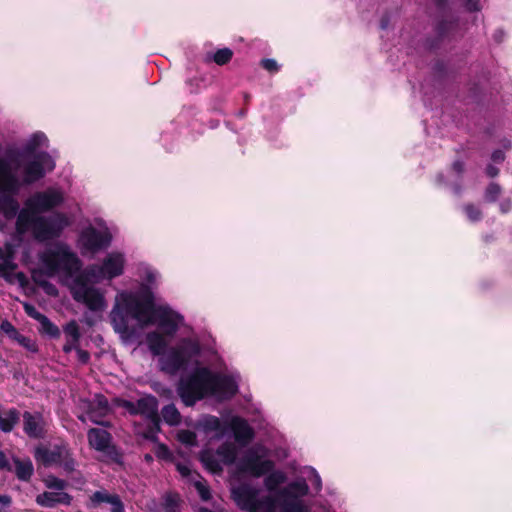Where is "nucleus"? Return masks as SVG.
I'll use <instances>...</instances> for the list:
<instances>
[{
	"mask_svg": "<svg viewBox=\"0 0 512 512\" xmlns=\"http://www.w3.org/2000/svg\"><path fill=\"white\" fill-rule=\"evenodd\" d=\"M130 319L142 327L157 323L164 335L173 336L183 317L167 306H156L152 289L142 285L138 293L122 292L110 313L114 331L122 336L128 337L133 333Z\"/></svg>",
	"mask_w": 512,
	"mask_h": 512,
	"instance_id": "obj_1",
	"label": "nucleus"
},
{
	"mask_svg": "<svg viewBox=\"0 0 512 512\" xmlns=\"http://www.w3.org/2000/svg\"><path fill=\"white\" fill-rule=\"evenodd\" d=\"M40 261L44 268L34 269L31 272V279L38 287L41 282L47 281L45 276L54 277L59 272L73 276L81 269L80 259L66 245L44 251L40 255Z\"/></svg>",
	"mask_w": 512,
	"mask_h": 512,
	"instance_id": "obj_2",
	"label": "nucleus"
},
{
	"mask_svg": "<svg viewBox=\"0 0 512 512\" xmlns=\"http://www.w3.org/2000/svg\"><path fill=\"white\" fill-rule=\"evenodd\" d=\"M209 375L208 367H197L187 377L179 380L177 393L186 407H192L209 396Z\"/></svg>",
	"mask_w": 512,
	"mask_h": 512,
	"instance_id": "obj_3",
	"label": "nucleus"
},
{
	"mask_svg": "<svg viewBox=\"0 0 512 512\" xmlns=\"http://www.w3.org/2000/svg\"><path fill=\"white\" fill-rule=\"evenodd\" d=\"M200 353L201 347L198 341L183 338L160 359L161 370L175 375L179 371L186 370L191 360L199 356Z\"/></svg>",
	"mask_w": 512,
	"mask_h": 512,
	"instance_id": "obj_4",
	"label": "nucleus"
},
{
	"mask_svg": "<svg viewBox=\"0 0 512 512\" xmlns=\"http://www.w3.org/2000/svg\"><path fill=\"white\" fill-rule=\"evenodd\" d=\"M34 458L44 467L59 466L67 474H72L77 466L73 452L64 440L54 443L51 447L38 445L34 450Z\"/></svg>",
	"mask_w": 512,
	"mask_h": 512,
	"instance_id": "obj_5",
	"label": "nucleus"
},
{
	"mask_svg": "<svg viewBox=\"0 0 512 512\" xmlns=\"http://www.w3.org/2000/svg\"><path fill=\"white\" fill-rule=\"evenodd\" d=\"M69 225L65 214L56 213L52 216H37L34 221L33 236L39 242L58 238L64 228Z\"/></svg>",
	"mask_w": 512,
	"mask_h": 512,
	"instance_id": "obj_6",
	"label": "nucleus"
},
{
	"mask_svg": "<svg viewBox=\"0 0 512 512\" xmlns=\"http://www.w3.org/2000/svg\"><path fill=\"white\" fill-rule=\"evenodd\" d=\"M76 288L72 292L73 299L83 303L91 311L98 312L104 310L106 302L104 295L99 289L87 285V277L79 275L75 279Z\"/></svg>",
	"mask_w": 512,
	"mask_h": 512,
	"instance_id": "obj_7",
	"label": "nucleus"
},
{
	"mask_svg": "<svg viewBox=\"0 0 512 512\" xmlns=\"http://www.w3.org/2000/svg\"><path fill=\"white\" fill-rule=\"evenodd\" d=\"M309 492V486L304 479L292 481L287 487L279 491V496L283 499L281 503V512H309L307 506L298 497L306 496Z\"/></svg>",
	"mask_w": 512,
	"mask_h": 512,
	"instance_id": "obj_8",
	"label": "nucleus"
},
{
	"mask_svg": "<svg viewBox=\"0 0 512 512\" xmlns=\"http://www.w3.org/2000/svg\"><path fill=\"white\" fill-rule=\"evenodd\" d=\"M274 467L275 464L272 460L263 459L253 448L246 451L237 465V469L240 473L249 474L255 478H260L268 474Z\"/></svg>",
	"mask_w": 512,
	"mask_h": 512,
	"instance_id": "obj_9",
	"label": "nucleus"
},
{
	"mask_svg": "<svg viewBox=\"0 0 512 512\" xmlns=\"http://www.w3.org/2000/svg\"><path fill=\"white\" fill-rule=\"evenodd\" d=\"M238 391V383L231 375L213 372L210 369L209 396L216 397L221 401H227L232 399Z\"/></svg>",
	"mask_w": 512,
	"mask_h": 512,
	"instance_id": "obj_10",
	"label": "nucleus"
},
{
	"mask_svg": "<svg viewBox=\"0 0 512 512\" xmlns=\"http://www.w3.org/2000/svg\"><path fill=\"white\" fill-rule=\"evenodd\" d=\"M54 167V160L47 152H38L25 164L23 181L25 184L35 183L45 176V168L51 171Z\"/></svg>",
	"mask_w": 512,
	"mask_h": 512,
	"instance_id": "obj_11",
	"label": "nucleus"
},
{
	"mask_svg": "<svg viewBox=\"0 0 512 512\" xmlns=\"http://www.w3.org/2000/svg\"><path fill=\"white\" fill-rule=\"evenodd\" d=\"M63 201L64 198L62 193L49 189L35 193L25 202V206L31 210L32 213H42L58 207L63 203Z\"/></svg>",
	"mask_w": 512,
	"mask_h": 512,
	"instance_id": "obj_12",
	"label": "nucleus"
},
{
	"mask_svg": "<svg viewBox=\"0 0 512 512\" xmlns=\"http://www.w3.org/2000/svg\"><path fill=\"white\" fill-rule=\"evenodd\" d=\"M125 259L121 253H110L103 260L101 266H94L87 270L93 277H102L112 280L123 274Z\"/></svg>",
	"mask_w": 512,
	"mask_h": 512,
	"instance_id": "obj_13",
	"label": "nucleus"
},
{
	"mask_svg": "<svg viewBox=\"0 0 512 512\" xmlns=\"http://www.w3.org/2000/svg\"><path fill=\"white\" fill-rule=\"evenodd\" d=\"M111 240L112 237L109 232H101L93 226L87 227L80 234L83 248L92 253L109 247Z\"/></svg>",
	"mask_w": 512,
	"mask_h": 512,
	"instance_id": "obj_14",
	"label": "nucleus"
},
{
	"mask_svg": "<svg viewBox=\"0 0 512 512\" xmlns=\"http://www.w3.org/2000/svg\"><path fill=\"white\" fill-rule=\"evenodd\" d=\"M23 431L31 439H42L47 433L45 419L40 412L25 411L22 414Z\"/></svg>",
	"mask_w": 512,
	"mask_h": 512,
	"instance_id": "obj_15",
	"label": "nucleus"
},
{
	"mask_svg": "<svg viewBox=\"0 0 512 512\" xmlns=\"http://www.w3.org/2000/svg\"><path fill=\"white\" fill-rule=\"evenodd\" d=\"M259 491L249 484L242 483L231 490V497L236 505L245 511H253Z\"/></svg>",
	"mask_w": 512,
	"mask_h": 512,
	"instance_id": "obj_16",
	"label": "nucleus"
},
{
	"mask_svg": "<svg viewBox=\"0 0 512 512\" xmlns=\"http://www.w3.org/2000/svg\"><path fill=\"white\" fill-rule=\"evenodd\" d=\"M102 503L111 504L110 512H125L124 504L118 494H110L105 490L95 491L89 496L87 508L97 509Z\"/></svg>",
	"mask_w": 512,
	"mask_h": 512,
	"instance_id": "obj_17",
	"label": "nucleus"
},
{
	"mask_svg": "<svg viewBox=\"0 0 512 512\" xmlns=\"http://www.w3.org/2000/svg\"><path fill=\"white\" fill-rule=\"evenodd\" d=\"M110 407L108 399L102 394H96L92 401L88 402L87 414L91 422L97 425L109 426V422H104L101 418L109 413Z\"/></svg>",
	"mask_w": 512,
	"mask_h": 512,
	"instance_id": "obj_18",
	"label": "nucleus"
},
{
	"mask_svg": "<svg viewBox=\"0 0 512 512\" xmlns=\"http://www.w3.org/2000/svg\"><path fill=\"white\" fill-rule=\"evenodd\" d=\"M228 430L233 432L235 441L242 446L249 444L255 436L253 428L240 416L232 417L228 423Z\"/></svg>",
	"mask_w": 512,
	"mask_h": 512,
	"instance_id": "obj_19",
	"label": "nucleus"
},
{
	"mask_svg": "<svg viewBox=\"0 0 512 512\" xmlns=\"http://www.w3.org/2000/svg\"><path fill=\"white\" fill-rule=\"evenodd\" d=\"M19 188V180L16 174L12 171L10 163L5 159L0 158V193H17Z\"/></svg>",
	"mask_w": 512,
	"mask_h": 512,
	"instance_id": "obj_20",
	"label": "nucleus"
},
{
	"mask_svg": "<svg viewBox=\"0 0 512 512\" xmlns=\"http://www.w3.org/2000/svg\"><path fill=\"white\" fill-rule=\"evenodd\" d=\"M73 497L67 492H49L45 491L36 496V503L45 508H55L58 505L70 506Z\"/></svg>",
	"mask_w": 512,
	"mask_h": 512,
	"instance_id": "obj_21",
	"label": "nucleus"
},
{
	"mask_svg": "<svg viewBox=\"0 0 512 512\" xmlns=\"http://www.w3.org/2000/svg\"><path fill=\"white\" fill-rule=\"evenodd\" d=\"M87 439L90 447L102 452L109 448L112 442V435L104 429L90 428L87 432Z\"/></svg>",
	"mask_w": 512,
	"mask_h": 512,
	"instance_id": "obj_22",
	"label": "nucleus"
},
{
	"mask_svg": "<svg viewBox=\"0 0 512 512\" xmlns=\"http://www.w3.org/2000/svg\"><path fill=\"white\" fill-rule=\"evenodd\" d=\"M14 467L12 472L18 480L23 482H29L34 474V466L29 457L19 458L17 456L12 457Z\"/></svg>",
	"mask_w": 512,
	"mask_h": 512,
	"instance_id": "obj_23",
	"label": "nucleus"
},
{
	"mask_svg": "<svg viewBox=\"0 0 512 512\" xmlns=\"http://www.w3.org/2000/svg\"><path fill=\"white\" fill-rule=\"evenodd\" d=\"M455 22L447 19H441L435 26L436 36L434 38H428L426 40V46L430 50L437 49L444 38L448 35L450 30L454 27Z\"/></svg>",
	"mask_w": 512,
	"mask_h": 512,
	"instance_id": "obj_24",
	"label": "nucleus"
},
{
	"mask_svg": "<svg viewBox=\"0 0 512 512\" xmlns=\"http://www.w3.org/2000/svg\"><path fill=\"white\" fill-rule=\"evenodd\" d=\"M21 413L16 408L3 410L0 406V431L10 433L19 423Z\"/></svg>",
	"mask_w": 512,
	"mask_h": 512,
	"instance_id": "obj_25",
	"label": "nucleus"
},
{
	"mask_svg": "<svg viewBox=\"0 0 512 512\" xmlns=\"http://www.w3.org/2000/svg\"><path fill=\"white\" fill-rule=\"evenodd\" d=\"M3 194L0 200L1 213L7 220L13 219L17 214H19V203L14 198L16 193L10 192H1Z\"/></svg>",
	"mask_w": 512,
	"mask_h": 512,
	"instance_id": "obj_26",
	"label": "nucleus"
},
{
	"mask_svg": "<svg viewBox=\"0 0 512 512\" xmlns=\"http://www.w3.org/2000/svg\"><path fill=\"white\" fill-rule=\"evenodd\" d=\"M146 342L150 352L155 356L163 355L167 348V341L164 334L157 331L149 332L146 335Z\"/></svg>",
	"mask_w": 512,
	"mask_h": 512,
	"instance_id": "obj_27",
	"label": "nucleus"
},
{
	"mask_svg": "<svg viewBox=\"0 0 512 512\" xmlns=\"http://www.w3.org/2000/svg\"><path fill=\"white\" fill-rule=\"evenodd\" d=\"M204 432H217L219 436H223L228 431V423H224L214 415H206L200 422Z\"/></svg>",
	"mask_w": 512,
	"mask_h": 512,
	"instance_id": "obj_28",
	"label": "nucleus"
},
{
	"mask_svg": "<svg viewBox=\"0 0 512 512\" xmlns=\"http://www.w3.org/2000/svg\"><path fill=\"white\" fill-rule=\"evenodd\" d=\"M136 406L138 408V415L144 416L145 418L149 416L156 417V412L158 411V400L153 395H146L136 401Z\"/></svg>",
	"mask_w": 512,
	"mask_h": 512,
	"instance_id": "obj_29",
	"label": "nucleus"
},
{
	"mask_svg": "<svg viewBox=\"0 0 512 512\" xmlns=\"http://www.w3.org/2000/svg\"><path fill=\"white\" fill-rule=\"evenodd\" d=\"M199 460L210 473L220 475L223 472V467L213 451L209 449L202 450L199 454Z\"/></svg>",
	"mask_w": 512,
	"mask_h": 512,
	"instance_id": "obj_30",
	"label": "nucleus"
},
{
	"mask_svg": "<svg viewBox=\"0 0 512 512\" xmlns=\"http://www.w3.org/2000/svg\"><path fill=\"white\" fill-rule=\"evenodd\" d=\"M36 213H32L27 207L22 209L16 220V232L20 235L25 234L30 228L33 231L34 229V221L37 216Z\"/></svg>",
	"mask_w": 512,
	"mask_h": 512,
	"instance_id": "obj_31",
	"label": "nucleus"
},
{
	"mask_svg": "<svg viewBox=\"0 0 512 512\" xmlns=\"http://www.w3.org/2000/svg\"><path fill=\"white\" fill-rule=\"evenodd\" d=\"M216 454L222 458V461L226 465H231L236 461L237 450L236 447L230 443H222L216 450Z\"/></svg>",
	"mask_w": 512,
	"mask_h": 512,
	"instance_id": "obj_32",
	"label": "nucleus"
},
{
	"mask_svg": "<svg viewBox=\"0 0 512 512\" xmlns=\"http://www.w3.org/2000/svg\"><path fill=\"white\" fill-rule=\"evenodd\" d=\"M38 322L40 324V334L46 335L52 339L60 338L61 331L59 327L55 325L46 315H44Z\"/></svg>",
	"mask_w": 512,
	"mask_h": 512,
	"instance_id": "obj_33",
	"label": "nucleus"
},
{
	"mask_svg": "<svg viewBox=\"0 0 512 512\" xmlns=\"http://www.w3.org/2000/svg\"><path fill=\"white\" fill-rule=\"evenodd\" d=\"M264 485L270 492L276 491L279 485L286 481V475L282 471H271L266 474Z\"/></svg>",
	"mask_w": 512,
	"mask_h": 512,
	"instance_id": "obj_34",
	"label": "nucleus"
},
{
	"mask_svg": "<svg viewBox=\"0 0 512 512\" xmlns=\"http://www.w3.org/2000/svg\"><path fill=\"white\" fill-rule=\"evenodd\" d=\"M164 421L169 425H177L181 421V415L174 404L165 405L161 410Z\"/></svg>",
	"mask_w": 512,
	"mask_h": 512,
	"instance_id": "obj_35",
	"label": "nucleus"
},
{
	"mask_svg": "<svg viewBox=\"0 0 512 512\" xmlns=\"http://www.w3.org/2000/svg\"><path fill=\"white\" fill-rule=\"evenodd\" d=\"M276 508V499L272 496H264L258 498L255 503V507L251 512H274Z\"/></svg>",
	"mask_w": 512,
	"mask_h": 512,
	"instance_id": "obj_36",
	"label": "nucleus"
},
{
	"mask_svg": "<svg viewBox=\"0 0 512 512\" xmlns=\"http://www.w3.org/2000/svg\"><path fill=\"white\" fill-rule=\"evenodd\" d=\"M180 498L177 493H167L164 496L163 510L164 512H180Z\"/></svg>",
	"mask_w": 512,
	"mask_h": 512,
	"instance_id": "obj_37",
	"label": "nucleus"
},
{
	"mask_svg": "<svg viewBox=\"0 0 512 512\" xmlns=\"http://www.w3.org/2000/svg\"><path fill=\"white\" fill-rule=\"evenodd\" d=\"M233 57V51L230 48L218 49L212 56V60L219 66L228 64Z\"/></svg>",
	"mask_w": 512,
	"mask_h": 512,
	"instance_id": "obj_38",
	"label": "nucleus"
},
{
	"mask_svg": "<svg viewBox=\"0 0 512 512\" xmlns=\"http://www.w3.org/2000/svg\"><path fill=\"white\" fill-rule=\"evenodd\" d=\"M463 211L470 222H479L483 218V213L479 207L473 203H467L463 206Z\"/></svg>",
	"mask_w": 512,
	"mask_h": 512,
	"instance_id": "obj_39",
	"label": "nucleus"
},
{
	"mask_svg": "<svg viewBox=\"0 0 512 512\" xmlns=\"http://www.w3.org/2000/svg\"><path fill=\"white\" fill-rule=\"evenodd\" d=\"M17 268V264L12 261L5 260L0 263V277L8 283H13L12 272Z\"/></svg>",
	"mask_w": 512,
	"mask_h": 512,
	"instance_id": "obj_40",
	"label": "nucleus"
},
{
	"mask_svg": "<svg viewBox=\"0 0 512 512\" xmlns=\"http://www.w3.org/2000/svg\"><path fill=\"white\" fill-rule=\"evenodd\" d=\"M502 189L499 184L491 182L485 189L484 199L488 203H494L499 198Z\"/></svg>",
	"mask_w": 512,
	"mask_h": 512,
	"instance_id": "obj_41",
	"label": "nucleus"
},
{
	"mask_svg": "<svg viewBox=\"0 0 512 512\" xmlns=\"http://www.w3.org/2000/svg\"><path fill=\"white\" fill-rule=\"evenodd\" d=\"M64 333L73 340L74 343H78L81 337L80 329L75 320L68 322L64 328Z\"/></svg>",
	"mask_w": 512,
	"mask_h": 512,
	"instance_id": "obj_42",
	"label": "nucleus"
},
{
	"mask_svg": "<svg viewBox=\"0 0 512 512\" xmlns=\"http://www.w3.org/2000/svg\"><path fill=\"white\" fill-rule=\"evenodd\" d=\"M45 485L48 489H55L58 492H64L63 490L68 486V483L64 479H60L56 476H49L45 480Z\"/></svg>",
	"mask_w": 512,
	"mask_h": 512,
	"instance_id": "obj_43",
	"label": "nucleus"
},
{
	"mask_svg": "<svg viewBox=\"0 0 512 512\" xmlns=\"http://www.w3.org/2000/svg\"><path fill=\"white\" fill-rule=\"evenodd\" d=\"M14 341L30 352L36 353L38 351V345L36 342L30 337L22 335L21 333H19Z\"/></svg>",
	"mask_w": 512,
	"mask_h": 512,
	"instance_id": "obj_44",
	"label": "nucleus"
},
{
	"mask_svg": "<svg viewBox=\"0 0 512 512\" xmlns=\"http://www.w3.org/2000/svg\"><path fill=\"white\" fill-rule=\"evenodd\" d=\"M102 453H105L114 463H123L122 452L117 448L116 445L112 444V442L109 444V448L105 451H102Z\"/></svg>",
	"mask_w": 512,
	"mask_h": 512,
	"instance_id": "obj_45",
	"label": "nucleus"
},
{
	"mask_svg": "<svg viewBox=\"0 0 512 512\" xmlns=\"http://www.w3.org/2000/svg\"><path fill=\"white\" fill-rule=\"evenodd\" d=\"M0 329H1L2 332H4L13 341L19 335V331L8 320H3L0 323Z\"/></svg>",
	"mask_w": 512,
	"mask_h": 512,
	"instance_id": "obj_46",
	"label": "nucleus"
},
{
	"mask_svg": "<svg viewBox=\"0 0 512 512\" xmlns=\"http://www.w3.org/2000/svg\"><path fill=\"white\" fill-rule=\"evenodd\" d=\"M178 439L186 445L193 446L196 444V434L190 430H183L179 433Z\"/></svg>",
	"mask_w": 512,
	"mask_h": 512,
	"instance_id": "obj_47",
	"label": "nucleus"
},
{
	"mask_svg": "<svg viewBox=\"0 0 512 512\" xmlns=\"http://www.w3.org/2000/svg\"><path fill=\"white\" fill-rule=\"evenodd\" d=\"M116 403L118 406L127 410L130 415H138V408L136 402H132L126 399H117Z\"/></svg>",
	"mask_w": 512,
	"mask_h": 512,
	"instance_id": "obj_48",
	"label": "nucleus"
},
{
	"mask_svg": "<svg viewBox=\"0 0 512 512\" xmlns=\"http://www.w3.org/2000/svg\"><path fill=\"white\" fill-rule=\"evenodd\" d=\"M23 309L25 311V313L32 319L36 320V321H39L43 316L44 314H42L41 312H39L36 307L30 303H23Z\"/></svg>",
	"mask_w": 512,
	"mask_h": 512,
	"instance_id": "obj_49",
	"label": "nucleus"
},
{
	"mask_svg": "<svg viewBox=\"0 0 512 512\" xmlns=\"http://www.w3.org/2000/svg\"><path fill=\"white\" fill-rule=\"evenodd\" d=\"M200 498L203 501H209L211 499V492L207 485L203 484L202 482H195L194 484Z\"/></svg>",
	"mask_w": 512,
	"mask_h": 512,
	"instance_id": "obj_50",
	"label": "nucleus"
},
{
	"mask_svg": "<svg viewBox=\"0 0 512 512\" xmlns=\"http://www.w3.org/2000/svg\"><path fill=\"white\" fill-rule=\"evenodd\" d=\"M260 65L263 69L267 70L270 73H276L279 71V65L276 60L271 58L262 59Z\"/></svg>",
	"mask_w": 512,
	"mask_h": 512,
	"instance_id": "obj_51",
	"label": "nucleus"
},
{
	"mask_svg": "<svg viewBox=\"0 0 512 512\" xmlns=\"http://www.w3.org/2000/svg\"><path fill=\"white\" fill-rule=\"evenodd\" d=\"M40 288L48 295L52 297H56L59 294L58 288L51 283L50 281H45L40 283Z\"/></svg>",
	"mask_w": 512,
	"mask_h": 512,
	"instance_id": "obj_52",
	"label": "nucleus"
},
{
	"mask_svg": "<svg viewBox=\"0 0 512 512\" xmlns=\"http://www.w3.org/2000/svg\"><path fill=\"white\" fill-rule=\"evenodd\" d=\"M464 7L469 12H478L481 10L479 0H464Z\"/></svg>",
	"mask_w": 512,
	"mask_h": 512,
	"instance_id": "obj_53",
	"label": "nucleus"
},
{
	"mask_svg": "<svg viewBox=\"0 0 512 512\" xmlns=\"http://www.w3.org/2000/svg\"><path fill=\"white\" fill-rule=\"evenodd\" d=\"M0 469L12 472L13 467L10 464L6 454L0 450Z\"/></svg>",
	"mask_w": 512,
	"mask_h": 512,
	"instance_id": "obj_54",
	"label": "nucleus"
},
{
	"mask_svg": "<svg viewBox=\"0 0 512 512\" xmlns=\"http://www.w3.org/2000/svg\"><path fill=\"white\" fill-rule=\"evenodd\" d=\"M146 419H148L151 422L150 430L154 432L160 431V416L158 411L156 412V417L149 416Z\"/></svg>",
	"mask_w": 512,
	"mask_h": 512,
	"instance_id": "obj_55",
	"label": "nucleus"
},
{
	"mask_svg": "<svg viewBox=\"0 0 512 512\" xmlns=\"http://www.w3.org/2000/svg\"><path fill=\"white\" fill-rule=\"evenodd\" d=\"M76 352H77V356H78V361L81 364H87L89 362L90 353L88 351L77 347Z\"/></svg>",
	"mask_w": 512,
	"mask_h": 512,
	"instance_id": "obj_56",
	"label": "nucleus"
},
{
	"mask_svg": "<svg viewBox=\"0 0 512 512\" xmlns=\"http://www.w3.org/2000/svg\"><path fill=\"white\" fill-rule=\"evenodd\" d=\"M491 159L495 163H502L505 160V153L501 149H496L492 152Z\"/></svg>",
	"mask_w": 512,
	"mask_h": 512,
	"instance_id": "obj_57",
	"label": "nucleus"
},
{
	"mask_svg": "<svg viewBox=\"0 0 512 512\" xmlns=\"http://www.w3.org/2000/svg\"><path fill=\"white\" fill-rule=\"evenodd\" d=\"M434 72L440 76H443L446 73V64L442 60H437L434 64Z\"/></svg>",
	"mask_w": 512,
	"mask_h": 512,
	"instance_id": "obj_58",
	"label": "nucleus"
},
{
	"mask_svg": "<svg viewBox=\"0 0 512 512\" xmlns=\"http://www.w3.org/2000/svg\"><path fill=\"white\" fill-rule=\"evenodd\" d=\"M464 168H465L464 162L461 160H455L452 163V170L459 175H461L464 172Z\"/></svg>",
	"mask_w": 512,
	"mask_h": 512,
	"instance_id": "obj_59",
	"label": "nucleus"
},
{
	"mask_svg": "<svg viewBox=\"0 0 512 512\" xmlns=\"http://www.w3.org/2000/svg\"><path fill=\"white\" fill-rule=\"evenodd\" d=\"M157 456L160 458H168L170 456V451L165 444H160L157 451Z\"/></svg>",
	"mask_w": 512,
	"mask_h": 512,
	"instance_id": "obj_60",
	"label": "nucleus"
},
{
	"mask_svg": "<svg viewBox=\"0 0 512 512\" xmlns=\"http://www.w3.org/2000/svg\"><path fill=\"white\" fill-rule=\"evenodd\" d=\"M499 172H500L499 168H497L496 166H494L492 164H488L486 167V174L490 178H495L496 176H498Z\"/></svg>",
	"mask_w": 512,
	"mask_h": 512,
	"instance_id": "obj_61",
	"label": "nucleus"
},
{
	"mask_svg": "<svg viewBox=\"0 0 512 512\" xmlns=\"http://www.w3.org/2000/svg\"><path fill=\"white\" fill-rule=\"evenodd\" d=\"M512 208V202L510 199H504L501 203H500V211L502 213H508Z\"/></svg>",
	"mask_w": 512,
	"mask_h": 512,
	"instance_id": "obj_62",
	"label": "nucleus"
},
{
	"mask_svg": "<svg viewBox=\"0 0 512 512\" xmlns=\"http://www.w3.org/2000/svg\"><path fill=\"white\" fill-rule=\"evenodd\" d=\"M15 277L21 287H26L28 285V278L23 272H18Z\"/></svg>",
	"mask_w": 512,
	"mask_h": 512,
	"instance_id": "obj_63",
	"label": "nucleus"
},
{
	"mask_svg": "<svg viewBox=\"0 0 512 512\" xmlns=\"http://www.w3.org/2000/svg\"><path fill=\"white\" fill-rule=\"evenodd\" d=\"M73 349H77V343H74L73 340H68L63 346V351L66 354L70 353Z\"/></svg>",
	"mask_w": 512,
	"mask_h": 512,
	"instance_id": "obj_64",
	"label": "nucleus"
}]
</instances>
